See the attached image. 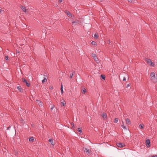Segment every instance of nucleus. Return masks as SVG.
I'll list each match as a JSON object with an SVG mask.
<instances>
[{"label":"nucleus","mask_w":157,"mask_h":157,"mask_svg":"<svg viewBox=\"0 0 157 157\" xmlns=\"http://www.w3.org/2000/svg\"><path fill=\"white\" fill-rule=\"evenodd\" d=\"M71 125L72 127H73L74 126V124L73 123H72L71 124Z\"/></svg>","instance_id":"nucleus-33"},{"label":"nucleus","mask_w":157,"mask_h":157,"mask_svg":"<svg viewBox=\"0 0 157 157\" xmlns=\"http://www.w3.org/2000/svg\"><path fill=\"white\" fill-rule=\"evenodd\" d=\"M82 92L84 93H85L86 92V89H84L82 90Z\"/></svg>","instance_id":"nucleus-27"},{"label":"nucleus","mask_w":157,"mask_h":157,"mask_svg":"<svg viewBox=\"0 0 157 157\" xmlns=\"http://www.w3.org/2000/svg\"><path fill=\"white\" fill-rule=\"evenodd\" d=\"M34 138L33 137H30L29 139V141H30V142H33V140H34Z\"/></svg>","instance_id":"nucleus-17"},{"label":"nucleus","mask_w":157,"mask_h":157,"mask_svg":"<svg viewBox=\"0 0 157 157\" xmlns=\"http://www.w3.org/2000/svg\"><path fill=\"white\" fill-rule=\"evenodd\" d=\"M91 44L93 45H95L96 43L95 42L93 41L91 42Z\"/></svg>","instance_id":"nucleus-28"},{"label":"nucleus","mask_w":157,"mask_h":157,"mask_svg":"<svg viewBox=\"0 0 157 157\" xmlns=\"http://www.w3.org/2000/svg\"><path fill=\"white\" fill-rule=\"evenodd\" d=\"M151 157H157V155H153L151 156Z\"/></svg>","instance_id":"nucleus-35"},{"label":"nucleus","mask_w":157,"mask_h":157,"mask_svg":"<svg viewBox=\"0 0 157 157\" xmlns=\"http://www.w3.org/2000/svg\"><path fill=\"white\" fill-rule=\"evenodd\" d=\"M100 1L101 2H102V0H100Z\"/></svg>","instance_id":"nucleus-40"},{"label":"nucleus","mask_w":157,"mask_h":157,"mask_svg":"<svg viewBox=\"0 0 157 157\" xmlns=\"http://www.w3.org/2000/svg\"><path fill=\"white\" fill-rule=\"evenodd\" d=\"M125 121L126 124L128 125H130L131 124V122L130 120L128 118H126Z\"/></svg>","instance_id":"nucleus-9"},{"label":"nucleus","mask_w":157,"mask_h":157,"mask_svg":"<svg viewBox=\"0 0 157 157\" xmlns=\"http://www.w3.org/2000/svg\"><path fill=\"white\" fill-rule=\"evenodd\" d=\"M145 143L147 147H150V141L149 139H147L146 140Z\"/></svg>","instance_id":"nucleus-6"},{"label":"nucleus","mask_w":157,"mask_h":157,"mask_svg":"<svg viewBox=\"0 0 157 157\" xmlns=\"http://www.w3.org/2000/svg\"><path fill=\"white\" fill-rule=\"evenodd\" d=\"M151 80L153 82H157V75L154 72H152L150 74Z\"/></svg>","instance_id":"nucleus-1"},{"label":"nucleus","mask_w":157,"mask_h":157,"mask_svg":"<svg viewBox=\"0 0 157 157\" xmlns=\"http://www.w3.org/2000/svg\"><path fill=\"white\" fill-rule=\"evenodd\" d=\"M22 82L25 83L27 86H29L30 85V83L28 82V81L26 79H25V78H22Z\"/></svg>","instance_id":"nucleus-4"},{"label":"nucleus","mask_w":157,"mask_h":157,"mask_svg":"<svg viewBox=\"0 0 157 157\" xmlns=\"http://www.w3.org/2000/svg\"><path fill=\"white\" fill-rule=\"evenodd\" d=\"M20 8L24 12H26L27 10L24 6H21Z\"/></svg>","instance_id":"nucleus-10"},{"label":"nucleus","mask_w":157,"mask_h":157,"mask_svg":"<svg viewBox=\"0 0 157 157\" xmlns=\"http://www.w3.org/2000/svg\"><path fill=\"white\" fill-rule=\"evenodd\" d=\"M5 59L6 60H8V56H6L5 57Z\"/></svg>","instance_id":"nucleus-29"},{"label":"nucleus","mask_w":157,"mask_h":157,"mask_svg":"<svg viewBox=\"0 0 157 157\" xmlns=\"http://www.w3.org/2000/svg\"><path fill=\"white\" fill-rule=\"evenodd\" d=\"M10 126L9 127H8L7 128V130H9V129L10 128Z\"/></svg>","instance_id":"nucleus-34"},{"label":"nucleus","mask_w":157,"mask_h":157,"mask_svg":"<svg viewBox=\"0 0 157 157\" xmlns=\"http://www.w3.org/2000/svg\"><path fill=\"white\" fill-rule=\"evenodd\" d=\"M122 124L121 125V126L124 129L127 130V128L125 126H124V122L123 121H122Z\"/></svg>","instance_id":"nucleus-15"},{"label":"nucleus","mask_w":157,"mask_h":157,"mask_svg":"<svg viewBox=\"0 0 157 157\" xmlns=\"http://www.w3.org/2000/svg\"><path fill=\"white\" fill-rule=\"evenodd\" d=\"M117 147H123L125 146V144L123 143H119L117 144Z\"/></svg>","instance_id":"nucleus-7"},{"label":"nucleus","mask_w":157,"mask_h":157,"mask_svg":"<svg viewBox=\"0 0 157 157\" xmlns=\"http://www.w3.org/2000/svg\"><path fill=\"white\" fill-rule=\"evenodd\" d=\"M75 71H73L72 73H71L70 75V78H72L73 77V75L75 74Z\"/></svg>","instance_id":"nucleus-19"},{"label":"nucleus","mask_w":157,"mask_h":157,"mask_svg":"<svg viewBox=\"0 0 157 157\" xmlns=\"http://www.w3.org/2000/svg\"><path fill=\"white\" fill-rule=\"evenodd\" d=\"M92 56L94 58V60L97 62V63H98V60L96 54L94 53H92Z\"/></svg>","instance_id":"nucleus-5"},{"label":"nucleus","mask_w":157,"mask_h":157,"mask_svg":"<svg viewBox=\"0 0 157 157\" xmlns=\"http://www.w3.org/2000/svg\"><path fill=\"white\" fill-rule=\"evenodd\" d=\"M62 94L63 93V86L62 85H61V88H60Z\"/></svg>","instance_id":"nucleus-21"},{"label":"nucleus","mask_w":157,"mask_h":157,"mask_svg":"<svg viewBox=\"0 0 157 157\" xmlns=\"http://www.w3.org/2000/svg\"><path fill=\"white\" fill-rule=\"evenodd\" d=\"M17 89L21 92H23V90L22 89L20 86H18L17 87Z\"/></svg>","instance_id":"nucleus-11"},{"label":"nucleus","mask_w":157,"mask_h":157,"mask_svg":"<svg viewBox=\"0 0 157 157\" xmlns=\"http://www.w3.org/2000/svg\"><path fill=\"white\" fill-rule=\"evenodd\" d=\"M59 1L60 2H62V0H59Z\"/></svg>","instance_id":"nucleus-36"},{"label":"nucleus","mask_w":157,"mask_h":157,"mask_svg":"<svg viewBox=\"0 0 157 157\" xmlns=\"http://www.w3.org/2000/svg\"><path fill=\"white\" fill-rule=\"evenodd\" d=\"M82 150L87 155H89V154H90V153L91 152L90 150L89 149L85 147H83L82 149Z\"/></svg>","instance_id":"nucleus-3"},{"label":"nucleus","mask_w":157,"mask_h":157,"mask_svg":"<svg viewBox=\"0 0 157 157\" xmlns=\"http://www.w3.org/2000/svg\"><path fill=\"white\" fill-rule=\"evenodd\" d=\"M133 0H128V2L130 3H132Z\"/></svg>","instance_id":"nucleus-30"},{"label":"nucleus","mask_w":157,"mask_h":157,"mask_svg":"<svg viewBox=\"0 0 157 157\" xmlns=\"http://www.w3.org/2000/svg\"><path fill=\"white\" fill-rule=\"evenodd\" d=\"M145 61L147 62V63L148 64H150V65L151 66H155V64L154 63H152V61L150 59L146 58L145 59Z\"/></svg>","instance_id":"nucleus-2"},{"label":"nucleus","mask_w":157,"mask_h":157,"mask_svg":"<svg viewBox=\"0 0 157 157\" xmlns=\"http://www.w3.org/2000/svg\"><path fill=\"white\" fill-rule=\"evenodd\" d=\"M54 105H53V106H52V107L51 108V110H52V109L54 108Z\"/></svg>","instance_id":"nucleus-31"},{"label":"nucleus","mask_w":157,"mask_h":157,"mask_svg":"<svg viewBox=\"0 0 157 157\" xmlns=\"http://www.w3.org/2000/svg\"><path fill=\"white\" fill-rule=\"evenodd\" d=\"M123 81H125L126 80V78L125 77H124L123 78Z\"/></svg>","instance_id":"nucleus-32"},{"label":"nucleus","mask_w":157,"mask_h":157,"mask_svg":"<svg viewBox=\"0 0 157 157\" xmlns=\"http://www.w3.org/2000/svg\"><path fill=\"white\" fill-rule=\"evenodd\" d=\"M2 11V10L1 9H0V13H1Z\"/></svg>","instance_id":"nucleus-37"},{"label":"nucleus","mask_w":157,"mask_h":157,"mask_svg":"<svg viewBox=\"0 0 157 157\" xmlns=\"http://www.w3.org/2000/svg\"><path fill=\"white\" fill-rule=\"evenodd\" d=\"M50 89H52V87H51L50 88Z\"/></svg>","instance_id":"nucleus-39"},{"label":"nucleus","mask_w":157,"mask_h":157,"mask_svg":"<svg viewBox=\"0 0 157 157\" xmlns=\"http://www.w3.org/2000/svg\"><path fill=\"white\" fill-rule=\"evenodd\" d=\"M47 81V79L46 78H45L43 80H42V82L43 83H44L45 82H46Z\"/></svg>","instance_id":"nucleus-20"},{"label":"nucleus","mask_w":157,"mask_h":157,"mask_svg":"<svg viewBox=\"0 0 157 157\" xmlns=\"http://www.w3.org/2000/svg\"><path fill=\"white\" fill-rule=\"evenodd\" d=\"M78 130L80 132H82L81 129L80 128H78Z\"/></svg>","instance_id":"nucleus-25"},{"label":"nucleus","mask_w":157,"mask_h":157,"mask_svg":"<svg viewBox=\"0 0 157 157\" xmlns=\"http://www.w3.org/2000/svg\"><path fill=\"white\" fill-rule=\"evenodd\" d=\"M118 121V119L117 118H116L114 119V123H117Z\"/></svg>","instance_id":"nucleus-23"},{"label":"nucleus","mask_w":157,"mask_h":157,"mask_svg":"<svg viewBox=\"0 0 157 157\" xmlns=\"http://www.w3.org/2000/svg\"><path fill=\"white\" fill-rule=\"evenodd\" d=\"M36 101L37 102V103L39 104V106H42V104L41 103V102L40 101V100H36Z\"/></svg>","instance_id":"nucleus-14"},{"label":"nucleus","mask_w":157,"mask_h":157,"mask_svg":"<svg viewBox=\"0 0 157 157\" xmlns=\"http://www.w3.org/2000/svg\"><path fill=\"white\" fill-rule=\"evenodd\" d=\"M102 117L104 118H105L107 117V115L105 113H103L102 114Z\"/></svg>","instance_id":"nucleus-16"},{"label":"nucleus","mask_w":157,"mask_h":157,"mask_svg":"<svg viewBox=\"0 0 157 157\" xmlns=\"http://www.w3.org/2000/svg\"><path fill=\"white\" fill-rule=\"evenodd\" d=\"M53 140L52 139H50L48 140V141L51 143V144L54 146V144L53 142Z\"/></svg>","instance_id":"nucleus-12"},{"label":"nucleus","mask_w":157,"mask_h":157,"mask_svg":"<svg viewBox=\"0 0 157 157\" xmlns=\"http://www.w3.org/2000/svg\"><path fill=\"white\" fill-rule=\"evenodd\" d=\"M66 13L69 17H72L71 13L69 12L66 11Z\"/></svg>","instance_id":"nucleus-13"},{"label":"nucleus","mask_w":157,"mask_h":157,"mask_svg":"<svg viewBox=\"0 0 157 157\" xmlns=\"http://www.w3.org/2000/svg\"><path fill=\"white\" fill-rule=\"evenodd\" d=\"M129 86V85L128 84V85H127V87H128V86Z\"/></svg>","instance_id":"nucleus-38"},{"label":"nucleus","mask_w":157,"mask_h":157,"mask_svg":"<svg viewBox=\"0 0 157 157\" xmlns=\"http://www.w3.org/2000/svg\"><path fill=\"white\" fill-rule=\"evenodd\" d=\"M65 104H66V103L65 102H62L61 103V105L62 106H64L65 105Z\"/></svg>","instance_id":"nucleus-26"},{"label":"nucleus","mask_w":157,"mask_h":157,"mask_svg":"<svg viewBox=\"0 0 157 157\" xmlns=\"http://www.w3.org/2000/svg\"><path fill=\"white\" fill-rule=\"evenodd\" d=\"M72 25H76L79 23V21L78 20H76L72 21Z\"/></svg>","instance_id":"nucleus-8"},{"label":"nucleus","mask_w":157,"mask_h":157,"mask_svg":"<svg viewBox=\"0 0 157 157\" xmlns=\"http://www.w3.org/2000/svg\"><path fill=\"white\" fill-rule=\"evenodd\" d=\"M139 127L140 128H144V126L140 124L139 125Z\"/></svg>","instance_id":"nucleus-24"},{"label":"nucleus","mask_w":157,"mask_h":157,"mask_svg":"<svg viewBox=\"0 0 157 157\" xmlns=\"http://www.w3.org/2000/svg\"><path fill=\"white\" fill-rule=\"evenodd\" d=\"M98 34L97 33H95L94 35V38H95V39H98Z\"/></svg>","instance_id":"nucleus-18"},{"label":"nucleus","mask_w":157,"mask_h":157,"mask_svg":"<svg viewBox=\"0 0 157 157\" xmlns=\"http://www.w3.org/2000/svg\"><path fill=\"white\" fill-rule=\"evenodd\" d=\"M101 78L104 79H105V76L104 75H101Z\"/></svg>","instance_id":"nucleus-22"}]
</instances>
